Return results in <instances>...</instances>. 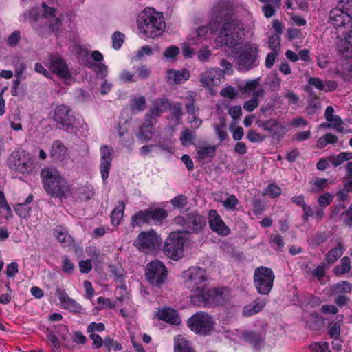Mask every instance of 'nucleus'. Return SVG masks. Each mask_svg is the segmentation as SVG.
Instances as JSON below:
<instances>
[{"mask_svg":"<svg viewBox=\"0 0 352 352\" xmlns=\"http://www.w3.org/2000/svg\"><path fill=\"white\" fill-rule=\"evenodd\" d=\"M0 212L2 213L4 218L8 219L12 217V212L11 208L8 205L5 195L2 191L0 190Z\"/></svg>","mask_w":352,"mask_h":352,"instance_id":"45","label":"nucleus"},{"mask_svg":"<svg viewBox=\"0 0 352 352\" xmlns=\"http://www.w3.org/2000/svg\"><path fill=\"white\" fill-rule=\"evenodd\" d=\"M7 165L16 175H27L33 169V162L30 154L24 150L14 151L10 155Z\"/></svg>","mask_w":352,"mask_h":352,"instance_id":"6","label":"nucleus"},{"mask_svg":"<svg viewBox=\"0 0 352 352\" xmlns=\"http://www.w3.org/2000/svg\"><path fill=\"white\" fill-rule=\"evenodd\" d=\"M337 6L352 17V0H338Z\"/></svg>","mask_w":352,"mask_h":352,"instance_id":"58","label":"nucleus"},{"mask_svg":"<svg viewBox=\"0 0 352 352\" xmlns=\"http://www.w3.org/2000/svg\"><path fill=\"white\" fill-rule=\"evenodd\" d=\"M327 122L330 123L331 128L335 129L336 131L339 133L346 132L343 126V122L338 116L335 115L333 117L328 120Z\"/></svg>","mask_w":352,"mask_h":352,"instance_id":"50","label":"nucleus"},{"mask_svg":"<svg viewBox=\"0 0 352 352\" xmlns=\"http://www.w3.org/2000/svg\"><path fill=\"white\" fill-rule=\"evenodd\" d=\"M188 327L194 332L201 335L209 334L213 329L214 322L208 314L199 311L188 320Z\"/></svg>","mask_w":352,"mask_h":352,"instance_id":"12","label":"nucleus"},{"mask_svg":"<svg viewBox=\"0 0 352 352\" xmlns=\"http://www.w3.org/2000/svg\"><path fill=\"white\" fill-rule=\"evenodd\" d=\"M310 349L314 352H331L327 342H314L310 344Z\"/></svg>","mask_w":352,"mask_h":352,"instance_id":"54","label":"nucleus"},{"mask_svg":"<svg viewBox=\"0 0 352 352\" xmlns=\"http://www.w3.org/2000/svg\"><path fill=\"white\" fill-rule=\"evenodd\" d=\"M151 74V69L145 65H140L134 69V75L136 82L149 78Z\"/></svg>","mask_w":352,"mask_h":352,"instance_id":"41","label":"nucleus"},{"mask_svg":"<svg viewBox=\"0 0 352 352\" xmlns=\"http://www.w3.org/2000/svg\"><path fill=\"white\" fill-rule=\"evenodd\" d=\"M175 352H195L190 346L188 341L182 336H177L174 339Z\"/></svg>","mask_w":352,"mask_h":352,"instance_id":"35","label":"nucleus"},{"mask_svg":"<svg viewBox=\"0 0 352 352\" xmlns=\"http://www.w3.org/2000/svg\"><path fill=\"white\" fill-rule=\"evenodd\" d=\"M130 104L133 111H142L146 107V98L143 96H134L131 99Z\"/></svg>","mask_w":352,"mask_h":352,"instance_id":"47","label":"nucleus"},{"mask_svg":"<svg viewBox=\"0 0 352 352\" xmlns=\"http://www.w3.org/2000/svg\"><path fill=\"white\" fill-rule=\"evenodd\" d=\"M113 148L107 145H102L100 148V169L102 178L104 182L109 177L111 162L113 156Z\"/></svg>","mask_w":352,"mask_h":352,"instance_id":"19","label":"nucleus"},{"mask_svg":"<svg viewBox=\"0 0 352 352\" xmlns=\"http://www.w3.org/2000/svg\"><path fill=\"white\" fill-rule=\"evenodd\" d=\"M351 270V261L348 257H344L341 260V263L337 265L334 269V272L337 275H342Z\"/></svg>","mask_w":352,"mask_h":352,"instance_id":"48","label":"nucleus"},{"mask_svg":"<svg viewBox=\"0 0 352 352\" xmlns=\"http://www.w3.org/2000/svg\"><path fill=\"white\" fill-rule=\"evenodd\" d=\"M226 199L224 200L220 199L219 201L221 203L223 206L227 210L230 211H233L235 210L236 206L239 204L238 199L234 195H228L226 194Z\"/></svg>","mask_w":352,"mask_h":352,"instance_id":"46","label":"nucleus"},{"mask_svg":"<svg viewBox=\"0 0 352 352\" xmlns=\"http://www.w3.org/2000/svg\"><path fill=\"white\" fill-rule=\"evenodd\" d=\"M154 318H157L171 325H179L182 322L177 311L169 307H159L154 314Z\"/></svg>","mask_w":352,"mask_h":352,"instance_id":"21","label":"nucleus"},{"mask_svg":"<svg viewBox=\"0 0 352 352\" xmlns=\"http://www.w3.org/2000/svg\"><path fill=\"white\" fill-rule=\"evenodd\" d=\"M54 235L58 241L62 243L69 242L70 236L68 235L67 230L63 227H58L54 230Z\"/></svg>","mask_w":352,"mask_h":352,"instance_id":"52","label":"nucleus"},{"mask_svg":"<svg viewBox=\"0 0 352 352\" xmlns=\"http://www.w3.org/2000/svg\"><path fill=\"white\" fill-rule=\"evenodd\" d=\"M43 186L47 193L55 198H66L72 192L69 182L54 168H45L41 172Z\"/></svg>","mask_w":352,"mask_h":352,"instance_id":"4","label":"nucleus"},{"mask_svg":"<svg viewBox=\"0 0 352 352\" xmlns=\"http://www.w3.org/2000/svg\"><path fill=\"white\" fill-rule=\"evenodd\" d=\"M137 23L140 32L146 38H154L161 36L166 28L163 13L150 7L144 8L139 14Z\"/></svg>","mask_w":352,"mask_h":352,"instance_id":"3","label":"nucleus"},{"mask_svg":"<svg viewBox=\"0 0 352 352\" xmlns=\"http://www.w3.org/2000/svg\"><path fill=\"white\" fill-rule=\"evenodd\" d=\"M62 270L65 273L67 274H72L74 270V265L67 256H64L63 257Z\"/></svg>","mask_w":352,"mask_h":352,"instance_id":"59","label":"nucleus"},{"mask_svg":"<svg viewBox=\"0 0 352 352\" xmlns=\"http://www.w3.org/2000/svg\"><path fill=\"white\" fill-rule=\"evenodd\" d=\"M328 184V179L324 178H315L309 182V192L316 193L322 191Z\"/></svg>","mask_w":352,"mask_h":352,"instance_id":"37","label":"nucleus"},{"mask_svg":"<svg viewBox=\"0 0 352 352\" xmlns=\"http://www.w3.org/2000/svg\"><path fill=\"white\" fill-rule=\"evenodd\" d=\"M118 80L122 83L135 82L134 72L128 69H122L118 75Z\"/></svg>","mask_w":352,"mask_h":352,"instance_id":"49","label":"nucleus"},{"mask_svg":"<svg viewBox=\"0 0 352 352\" xmlns=\"http://www.w3.org/2000/svg\"><path fill=\"white\" fill-rule=\"evenodd\" d=\"M155 121L145 117L144 122L140 126L136 137L142 142H146L152 139L155 133Z\"/></svg>","mask_w":352,"mask_h":352,"instance_id":"25","label":"nucleus"},{"mask_svg":"<svg viewBox=\"0 0 352 352\" xmlns=\"http://www.w3.org/2000/svg\"><path fill=\"white\" fill-rule=\"evenodd\" d=\"M352 159V153L351 152H342L336 155H331L328 158L329 163L333 166L337 167L342 164L343 162Z\"/></svg>","mask_w":352,"mask_h":352,"instance_id":"38","label":"nucleus"},{"mask_svg":"<svg viewBox=\"0 0 352 352\" xmlns=\"http://www.w3.org/2000/svg\"><path fill=\"white\" fill-rule=\"evenodd\" d=\"M332 292L333 294H343L349 293L352 289V285L348 281L342 280L332 287Z\"/></svg>","mask_w":352,"mask_h":352,"instance_id":"43","label":"nucleus"},{"mask_svg":"<svg viewBox=\"0 0 352 352\" xmlns=\"http://www.w3.org/2000/svg\"><path fill=\"white\" fill-rule=\"evenodd\" d=\"M340 321H338L337 322L329 326L328 333L331 338L337 339L339 338L340 335Z\"/></svg>","mask_w":352,"mask_h":352,"instance_id":"60","label":"nucleus"},{"mask_svg":"<svg viewBox=\"0 0 352 352\" xmlns=\"http://www.w3.org/2000/svg\"><path fill=\"white\" fill-rule=\"evenodd\" d=\"M226 122L224 120H221L219 124L214 126V131L217 136L221 141L226 140L228 135L226 131Z\"/></svg>","mask_w":352,"mask_h":352,"instance_id":"51","label":"nucleus"},{"mask_svg":"<svg viewBox=\"0 0 352 352\" xmlns=\"http://www.w3.org/2000/svg\"><path fill=\"white\" fill-rule=\"evenodd\" d=\"M202 26L192 32L189 36V43L191 45L203 46L197 52V58L200 62L205 63L209 60L212 56V51L208 48L213 38V31L215 27Z\"/></svg>","mask_w":352,"mask_h":352,"instance_id":"5","label":"nucleus"},{"mask_svg":"<svg viewBox=\"0 0 352 352\" xmlns=\"http://www.w3.org/2000/svg\"><path fill=\"white\" fill-rule=\"evenodd\" d=\"M233 335L236 336L239 339L251 344L255 347H257L263 340V334L253 331L235 329L233 331Z\"/></svg>","mask_w":352,"mask_h":352,"instance_id":"26","label":"nucleus"},{"mask_svg":"<svg viewBox=\"0 0 352 352\" xmlns=\"http://www.w3.org/2000/svg\"><path fill=\"white\" fill-rule=\"evenodd\" d=\"M180 52V49L176 45L168 47L164 52V56L168 60L174 59Z\"/></svg>","mask_w":352,"mask_h":352,"instance_id":"57","label":"nucleus"},{"mask_svg":"<svg viewBox=\"0 0 352 352\" xmlns=\"http://www.w3.org/2000/svg\"><path fill=\"white\" fill-rule=\"evenodd\" d=\"M186 239L184 232H171L165 241L164 253L170 258L178 261L184 255V244Z\"/></svg>","mask_w":352,"mask_h":352,"instance_id":"9","label":"nucleus"},{"mask_svg":"<svg viewBox=\"0 0 352 352\" xmlns=\"http://www.w3.org/2000/svg\"><path fill=\"white\" fill-rule=\"evenodd\" d=\"M344 250L342 244L338 243V246L331 249L326 256V261L329 264L334 263L343 254Z\"/></svg>","mask_w":352,"mask_h":352,"instance_id":"44","label":"nucleus"},{"mask_svg":"<svg viewBox=\"0 0 352 352\" xmlns=\"http://www.w3.org/2000/svg\"><path fill=\"white\" fill-rule=\"evenodd\" d=\"M125 204L123 201H120L118 206L114 208L111 213V221L113 225H119L120 220L124 215Z\"/></svg>","mask_w":352,"mask_h":352,"instance_id":"40","label":"nucleus"},{"mask_svg":"<svg viewBox=\"0 0 352 352\" xmlns=\"http://www.w3.org/2000/svg\"><path fill=\"white\" fill-rule=\"evenodd\" d=\"M91 58L96 63L87 61V66L89 68L93 69L98 76L101 78H105L108 74V67L105 64L101 63L103 60V55L99 51L95 50L92 52Z\"/></svg>","mask_w":352,"mask_h":352,"instance_id":"23","label":"nucleus"},{"mask_svg":"<svg viewBox=\"0 0 352 352\" xmlns=\"http://www.w3.org/2000/svg\"><path fill=\"white\" fill-rule=\"evenodd\" d=\"M30 207L26 204H18L14 207L15 212L21 218H27L29 216Z\"/></svg>","mask_w":352,"mask_h":352,"instance_id":"55","label":"nucleus"},{"mask_svg":"<svg viewBox=\"0 0 352 352\" xmlns=\"http://www.w3.org/2000/svg\"><path fill=\"white\" fill-rule=\"evenodd\" d=\"M43 8V14L41 17V20H45V23L49 22L50 25L46 26L47 32H53L58 35L61 30L62 20L59 17H56V10L48 7L46 3L42 4Z\"/></svg>","mask_w":352,"mask_h":352,"instance_id":"18","label":"nucleus"},{"mask_svg":"<svg viewBox=\"0 0 352 352\" xmlns=\"http://www.w3.org/2000/svg\"><path fill=\"white\" fill-rule=\"evenodd\" d=\"M337 142V136L332 133H328L318 140L316 143V148L322 149L327 146L328 144H333Z\"/></svg>","mask_w":352,"mask_h":352,"instance_id":"42","label":"nucleus"},{"mask_svg":"<svg viewBox=\"0 0 352 352\" xmlns=\"http://www.w3.org/2000/svg\"><path fill=\"white\" fill-rule=\"evenodd\" d=\"M263 94L264 90L262 88H258L253 93V97L244 104V109L249 112L254 111L258 106V97L262 96Z\"/></svg>","mask_w":352,"mask_h":352,"instance_id":"36","label":"nucleus"},{"mask_svg":"<svg viewBox=\"0 0 352 352\" xmlns=\"http://www.w3.org/2000/svg\"><path fill=\"white\" fill-rule=\"evenodd\" d=\"M149 213V219H151V223H159L167 217L166 212L162 208H149L148 209Z\"/></svg>","mask_w":352,"mask_h":352,"instance_id":"39","label":"nucleus"},{"mask_svg":"<svg viewBox=\"0 0 352 352\" xmlns=\"http://www.w3.org/2000/svg\"><path fill=\"white\" fill-rule=\"evenodd\" d=\"M53 119L60 129L67 133L78 137H87L89 134V127L85 121L71 114L67 106H57L53 113Z\"/></svg>","mask_w":352,"mask_h":352,"instance_id":"2","label":"nucleus"},{"mask_svg":"<svg viewBox=\"0 0 352 352\" xmlns=\"http://www.w3.org/2000/svg\"><path fill=\"white\" fill-rule=\"evenodd\" d=\"M50 153L54 160L63 162L67 157V148L61 141L56 140L52 143Z\"/></svg>","mask_w":352,"mask_h":352,"instance_id":"31","label":"nucleus"},{"mask_svg":"<svg viewBox=\"0 0 352 352\" xmlns=\"http://www.w3.org/2000/svg\"><path fill=\"white\" fill-rule=\"evenodd\" d=\"M223 78V72L218 67H210L201 72L199 81L202 87L207 89L210 94L215 93L214 87L221 85Z\"/></svg>","mask_w":352,"mask_h":352,"instance_id":"16","label":"nucleus"},{"mask_svg":"<svg viewBox=\"0 0 352 352\" xmlns=\"http://www.w3.org/2000/svg\"><path fill=\"white\" fill-rule=\"evenodd\" d=\"M185 286L191 292L199 293L206 288L208 276L204 269L192 267L184 272Z\"/></svg>","mask_w":352,"mask_h":352,"instance_id":"10","label":"nucleus"},{"mask_svg":"<svg viewBox=\"0 0 352 352\" xmlns=\"http://www.w3.org/2000/svg\"><path fill=\"white\" fill-rule=\"evenodd\" d=\"M45 66L65 83L72 82V75L65 62L58 55L50 54L44 62Z\"/></svg>","mask_w":352,"mask_h":352,"instance_id":"13","label":"nucleus"},{"mask_svg":"<svg viewBox=\"0 0 352 352\" xmlns=\"http://www.w3.org/2000/svg\"><path fill=\"white\" fill-rule=\"evenodd\" d=\"M226 292L223 288H215L206 290V288L199 293L191 296L192 305L197 307H212L221 305L226 298Z\"/></svg>","mask_w":352,"mask_h":352,"instance_id":"7","label":"nucleus"},{"mask_svg":"<svg viewBox=\"0 0 352 352\" xmlns=\"http://www.w3.org/2000/svg\"><path fill=\"white\" fill-rule=\"evenodd\" d=\"M220 94L223 98L234 99L237 96L238 92L232 86H228L221 89Z\"/></svg>","mask_w":352,"mask_h":352,"instance_id":"63","label":"nucleus"},{"mask_svg":"<svg viewBox=\"0 0 352 352\" xmlns=\"http://www.w3.org/2000/svg\"><path fill=\"white\" fill-rule=\"evenodd\" d=\"M190 78V72L187 69L177 70L168 69L166 74V79L170 85L183 83Z\"/></svg>","mask_w":352,"mask_h":352,"instance_id":"30","label":"nucleus"},{"mask_svg":"<svg viewBox=\"0 0 352 352\" xmlns=\"http://www.w3.org/2000/svg\"><path fill=\"white\" fill-rule=\"evenodd\" d=\"M208 223L210 229L222 236L230 234V230L226 225L221 216L215 210H210L208 213Z\"/></svg>","mask_w":352,"mask_h":352,"instance_id":"20","label":"nucleus"},{"mask_svg":"<svg viewBox=\"0 0 352 352\" xmlns=\"http://www.w3.org/2000/svg\"><path fill=\"white\" fill-rule=\"evenodd\" d=\"M160 242L157 233L151 230L148 232H141L133 243L140 251L150 253L158 247Z\"/></svg>","mask_w":352,"mask_h":352,"instance_id":"17","label":"nucleus"},{"mask_svg":"<svg viewBox=\"0 0 352 352\" xmlns=\"http://www.w3.org/2000/svg\"><path fill=\"white\" fill-rule=\"evenodd\" d=\"M265 304L264 300L258 298L243 308V315L246 317L252 316L261 311Z\"/></svg>","mask_w":352,"mask_h":352,"instance_id":"33","label":"nucleus"},{"mask_svg":"<svg viewBox=\"0 0 352 352\" xmlns=\"http://www.w3.org/2000/svg\"><path fill=\"white\" fill-rule=\"evenodd\" d=\"M258 126L269 131L271 136L277 139L282 138L287 131L285 125L275 119L261 122L258 124Z\"/></svg>","mask_w":352,"mask_h":352,"instance_id":"22","label":"nucleus"},{"mask_svg":"<svg viewBox=\"0 0 352 352\" xmlns=\"http://www.w3.org/2000/svg\"><path fill=\"white\" fill-rule=\"evenodd\" d=\"M258 49L256 45L247 43L240 47L236 57L238 69L241 71L250 70L258 65Z\"/></svg>","mask_w":352,"mask_h":352,"instance_id":"8","label":"nucleus"},{"mask_svg":"<svg viewBox=\"0 0 352 352\" xmlns=\"http://www.w3.org/2000/svg\"><path fill=\"white\" fill-rule=\"evenodd\" d=\"M217 146L206 142H201L195 146L199 161L205 162L212 160L216 153Z\"/></svg>","mask_w":352,"mask_h":352,"instance_id":"29","label":"nucleus"},{"mask_svg":"<svg viewBox=\"0 0 352 352\" xmlns=\"http://www.w3.org/2000/svg\"><path fill=\"white\" fill-rule=\"evenodd\" d=\"M281 193V189L276 184H271L265 190L263 194L268 195L272 198H275L279 196Z\"/></svg>","mask_w":352,"mask_h":352,"instance_id":"56","label":"nucleus"},{"mask_svg":"<svg viewBox=\"0 0 352 352\" xmlns=\"http://www.w3.org/2000/svg\"><path fill=\"white\" fill-rule=\"evenodd\" d=\"M174 221L177 225L182 226L188 233H199L206 225L205 217L198 214L179 216L175 218Z\"/></svg>","mask_w":352,"mask_h":352,"instance_id":"15","label":"nucleus"},{"mask_svg":"<svg viewBox=\"0 0 352 352\" xmlns=\"http://www.w3.org/2000/svg\"><path fill=\"white\" fill-rule=\"evenodd\" d=\"M144 223H151L148 209L140 210L131 217V226L133 227L141 226Z\"/></svg>","mask_w":352,"mask_h":352,"instance_id":"34","label":"nucleus"},{"mask_svg":"<svg viewBox=\"0 0 352 352\" xmlns=\"http://www.w3.org/2000/svg\"><path fill=\"white\" fill-rule=\"evenodd\" d=\"M333 195L329 192H325L318 198V203L320 207L325 208L329 206L333 201Z\"/></svg>","mask_w":352,"mask_h":352,"instance_id":"61","label":"nucleus"},{"mask_svg":"<svg viewBox=\"0 0 352 352\" xmlns=\"http://www.w3.org/2000/svg\"><path fill=\"white\" fill-rule=\"evenodd\" d=\"M309 85L306 86L305 90L310 91V86H314L319 90L332 91L336 89V84L334 82H328L326 84L318 78L311 77L308 80Z\"/></svg>","mask_w":352,"mask_h":352,"instance_id":"32","label":"nucleus"},{"mask_svg":"<svg viewBox=\"0 0 352 352\" xmlns=\"http://www.w3.org/2000/svg\"><path fill=\"white\" fill-rule=\"evenodd\" d=\"M253 278L256 291L267 295L273 287L275 275L272 269L261 266L255 269Z\"/></svg>","mask_w":352,"mask_h":352,"instance_id":"11","label":"nucleus"},{"mask_svg":"<svg viewBox=\"0 0 352 352\" xmlns=\"http://www.w3.org/2000/svg\"><path fill=\"white\" fill-rule=\"evenodd\" d=\"M148 281L153 286L161 287L167 278V269L163 263L155 260L149 263L145 270Z\"/></svg>","mask_w":352,"mask_h":352,"instance_id":"14","label":"nucleus"},{"mask_svg":"<svg viewBox=\"0 0 352 352\" xmlns=\"http://www.w3.org/2000/svg\"><path fill=\"white\" fill-rule=\"evenodd\" d=\"M195 139L194 133L188 129H185L181 133L180 140L183 146H187L188 144L191 143Z\"/></svg>","mask_w":352,"mask_h":352,"instance_id":"53","label":"nucleus"},{"mask_svg":"<svg viewBox=\"0 0 352 352\" xmlns=\"http://www.w3.org/2000/svg\"><path fill=\"white\" fill-rule=\"evenodd\" d=\"M270 242L274 248L278 250L283 248L285 245L283 237L279 234L272 235Z\"/></svg>","mask_w":352,"mask_h":352,"instance_id":"64","label":"nucleus"},{"mask_svg":"<svg viewBox=\"0 0 352 352\" xmlns=\"http://www.w3.org/2000/svg\"><path fill=\"white\" fill-rule=\"evenodd\" d=\"M227 6L226 1H221L219 3L216 10H214V23L223 21L219 33L214 41L216 48L226 46L232 49L240 45L245 36L243 24L239 20L228 18L230 14Z\"/></svg>","mask_w":352,"mask_h":352,"instance_id":"1","label":"nucleus"},{"mask_svg":"<svg viewBox=\"0 0 352 352\" xmlns=\"http://www.w3.org/2000/svg\"><path fill=\"white\" fill-rule=\"evenodd\" d=\"M352 17L338 6L331 10L329 12V23L335 28L344 27L351 22Z\"/></svg>","mask_w":352,"mask_h":352,"instance_id":"24","label":"nucleus"},{"mask_svg":"<svg viewBox=\"0 0 352 352\" xmlns=\"http://www.w3.org/2000/svg\"><path fill=\"white\" fill-rule=\"evenodd\" d=\"M56 294L61 307L64 309L73 312H80L82 310V307L76 301L71 298L65 290L58 289Z\"/></svg>","mask_w":352,"mask_h":352,"instance_id":"28","label":"nucleus"},{"mask_svg":"<svg viewBox=\"0 0 352 352\" xmlns=\"http://www.w3.org/2000/svg\"><path fill=\"white\" fill-rule=\"evenodd\" d=\"M327 237L324 234H317L316 236L311 237L308 240L309 245L316 247L327 240Z\"/></svg>","mask_w":352,"mask_h":352,"instance_id":"62","label":"nucleus"},{"mask_svg":"<svg viewBox=\"0 0 352 352\" xmlns=\"http://www.w3.org/2000/svg\"><path fill=\"white\" fill-rule=\"evenodd\" d=\"M169 107L170 102L166 98H156L153 101L152 107L146 117L155 121V118L166 111Z\"/></svg>","mask_w":352,"mask_h":352,"instance_id":"27","label":"nucleus"}]
</instances>
